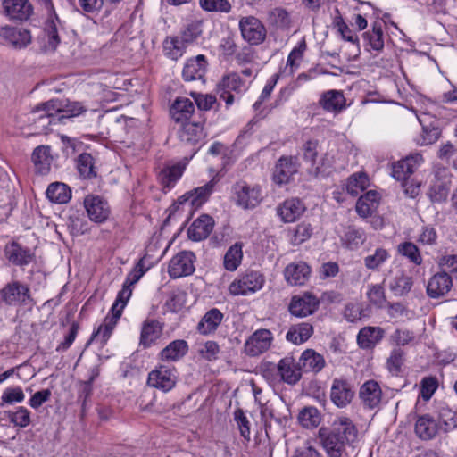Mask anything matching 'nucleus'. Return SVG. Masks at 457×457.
<instances>
[{"label": "nucleus", "mask_w": 457, "mask_h": 457, "mask_svg": "<svg viewBox=\"0 0 457 457\" xmlns=\"http://www.w3.org/2000/svg\"><path fill=\"white\" fill-rule=\"evenodd\" d=\"M363 37L372 49L379 51L384 47L383 31L379 22H375L372 30L365 32Z\"/></svg>", "instance_id": "nucleus-49"}, {"label": "nucleus", "mask_w": 457, "mask_h": 457, "mask_svg": "<svg viewBox=\"0 0 457 457\" xmlns=\"http://www.w3.org/2000/svg\"><path fill=\"white\" fill-rule=\"evenodd\" d=\"M207 64L206 57L204 54L188 59L182 71L184 79L187 81L203 79L206 72Z\"/></svg>", "instance_id": "nucleus-21"}, {"label": "nucleus", "mask_w": 457, "mask_h": 457, "mask_svg": "<svg viewBox=\"0 0 457 457\" xmlns=\"http://www.w3.org/2000/svg\"><path fill=\"white\" fill-rule=\"evenodd\" d=\"M305 208L299 199L292 198L286 200L278 207L277 212L285 222H293L299 218Z\"/></svg>", "instance_id": "nucleus-31"}, {"label": "nucleus", "mask_w": 457, "mask_h": 457, "mask_svg": "<svg viewBox=\"0 0 457 457\" xmlns=\"http://www.w3.org/2000/svg\"><path fill=\"white\" fill-rule=\"evenodd\" d=\"M311 273L310 267L303 262L288 264L284 271L287 282L292 286H302L308 280Z\"/></svg>", "instance_id": "nucleus-23"}, {"label": "nucleus", "mask_w": 457, "mask_h": 457, "mask_svg": "<svg viewBox=\"0 0 457 457\" xmlns=\"http://www.w3.org/2000/svg\"><path fill=\"white\" fill-rule=\"evenodd\" d=\"M47 198L56 204H65L71 197L70 187L62 182H54L50 184L46 189Z\"/></svg>", "instance_id": "nucleus-41"}, {"label": "nucleus", "mask_w": 457, "mask_h": 457, "mask_svg": "<svg viewBox=\"0 0 457 457\" xmlns=\"http://www.w3.org/2000/svg\"><path fill=\"white\" fill-rule=\"evenodd\" d=\"M187 48V43L180 37L166 38L163 43L165 54L172 60H178L183 55Z\"/></svg>", "instance_id": "nucleus-46"}, {"label": "nucleus", "mask_w": 457, "mask_h": 457, "mask_svg": "<svg viewBox=\"0 0 457 457\" xmlns=\"http://www.w3.org/2000/svg\"><path fill=\"white\" fill-rule=\"evenodd\" d=\"M195 256L193 252L183 251L176 254L170 262L169 274L171 278L191 275L195 271Z\"/></svg>", "instance_id": "nucleus-10"}, {"label": "nucleus", "mask_w": 457, "mask_h": 457, "mask_svg": "<svg viewBox=\"0 0 457 457\" xmlns=\"http://www.w3.org/2000/svg\"><path fill=\"white\" fill-rule=\"evenodd\" d=\"M195 111L194 104L191 100L185 97H178L170 109V113L176 122L187 120Z\"/></svg>", "instance_id": "nucleus-32"}, {"label": "nucleus", "mask_w": 457, "mask_h": 457, "mask_svg": "<svg viewBox=\"0 0 457 457\" xmlns=\"http://www.w3.org/2000/svg\"><path fill=\"white\" fill-rule=\"evenodd\" d=\"M31 160L37 173L40 175L47 174L53 162L50 146L39 145L36 147L32 153Z\"/></svg>", "instance_id": "nucleus-27"}, {"label": "nucleus", "mask_w": 457, "mask_h": 457, "mask_svg": "<svg viewBox=\"0 0 457 457\" xmlns=\"http://www.w3.org/2000/svg\"><path fill=\"white\" fill-rule=\"evenodd\" d=\"M439 418L440 421L445 425V431L457 428V411L449 408H441Z\"/></svg>", "instance_id": "nucleus-62"}, {"label": "nucleus", "mask_w": 457, "mask_h": 457, "mask_svg": "<svg viewBox=\"0 0 457 457\" xmlns=\"http://www.w3.org/2000/svg\"><path fill=\"white\" fill-rule=\"evenodd\" d=\"M384 331L378 327H365L357 336V342L361 348L374 347L383 337Z\"/></svg>", "instance_id": "nucleus-36"}, {"label": "nucleus", "mask_w": 457, "mask_h": 457, "mask_svg": "<svg viewBox=\"0 0 457 457\" xmlns=\"http://www.w3.org/2000/svg\"><path fill=\"white\" fill-rule=\"evenodd\" d=\"M2 304L7 306H32L35 302L27 285L20 281H12L0 289V305Z\"/></svg>", "instance_id": "nucleus-2"}, {"label": "nucleus", "mask_w": 457, "mask_h": 457, "mask_svg": "<svg viewBox=\"0 0 457 457\" xmlns=\"http://www.w3.org/2000/svg\"><path fill=\"white\" fill-rule=\"evenodd\" d=\"M232 192L236 204L245 210L255 208L262 200V187L257 184L240 180L234 184Z\"/></svg>", "instance_id": "nucleus-3"}, {"label": "nucleus", "mask_w": 457, "mask_h": 457, "mask_svg": "<svg viewBox=\"0 0 457 457\" xmlns=\"http://www.w3.org/2000/svg\"><path fill=\"white\" fill-rule=\"evenodd\" d=\"M398 253L408 258L410 262H413L416 265H420L422 263V257L420 255V250L416 245L411 242H404L398 245Z\"/></svg>", "instance_id": "nucleus-53"}, {"label": "nucleus", "mask_w": 457, "mask_h": 457, "mask_svg": "<svg viewBox=\"0 0 457 457\" xmlns=\"http://www.w3.org/2000/svg\"><path fill=\"white\" fill-rule=\"evenodd\" d=\"M25 398V395L20 386L6 388L1 396L0 407L14 403H21Z\"/></svg>", "instance_id": "nucleus-58"}, {"label": "nucleus", "mask_w": 457, "mask_h": 457, "mask_svg": "<svg viewBox=\"0 0 457 457\" xmlns=\"http://www.w3.org/2000/svg\"><path fill=\"white\" fill-rule=\"evenodd\" d=\"M378 195L374 190H370L361 195L356 203V212L362 217L370 216L378 207Z\"/></svg>", "instance_id": "nucleus-39"}, {"label": "nucleus", "mask_w": 457, "mask_h": 457, "mask_svg": "<svg viewBox=\"0 0 457 457\" xmlns=\"http://www.w3.org/2000/svg\"><path fill=\"white\" fill-rule=\"evenodd\" d=\"M359 398L364 409L374 410L379 407L383 398L379 384L373 379L365 381L360 386Z\"/></svg>", "instance_id": "nucleus-11"}, {"label": "nucleus", "mask_w": 457, "mask_h": 457, "mask_svg": "<svg viewBox=\"0 0 457 457\" xmlns=\"http://www.w3.org/2000/svg\"><path fill=\"white\" fill-rule=\"evenodd\" d=\"M299 421L304 428L317 427L320 422L319 411L315 407H305L299 413Z\"/></svg>", "instance_id": "nucleus-52"}, {"label": "nucleus", "mask_w": 457, "mask_h": 457, "mask_svg": "<svg viewBox=\"0 0 457 457\" xmlns=\"http://www.w3.org/2000/svg\"><path fill=\"white\" fill-rule=\"evenodd\" d=\"M354 395L355 392L351 382L343 378L333 379L330 388V400L337 407L345 408L348 406Z\"/></svg>", "instance_id": "nucleus-8"}, {"label": "nucleus", "mask_w": 457, "mask_h": 457, "mask_svg": "<svg viewBox=\"0 0 457 457\" xmlns=\"http://www.w3.org/2000/svg\"><path fill=\"white\" fill-rule=\"evenodd\" d=\"M367 297L372 304L379 308H382L386 303L385 291L381 285L370 286Z\"/></svg>", "instance_id": "nucleus-59"}, {"label": "nucleus", "mask_w": 457, "mask_h": 457, "mask_svg": "<svg viewBox=\"0 0 457 457\" xmlns=\"http://www.w3.org/2000/svg\"><path fill=\"white\" fill-rule=\"evenodd\" d=\"M214 187L212 180L209 181L205 185L196 187L194 190L188 191L179 198V204L189 203L191 208H199L202 206L209 198Z\"/></svg>", "instance_id": "nucleus-20"}, {"label": "nucleus", "mask_w": 457, "mask_h": 457, "mask_svg": "<svg viewBox=\"0 0 457 457\" xmlns=\"http://www.w3.org/2000/svg\"><path fill=\"white\" fill-rule=\"evenodd\" d=\"M4 253L6 258L18 266L29 264L34 257V253L29 248L23 247L16 242L8 244L5 246Z\"/></svg>", "instance_id": "nucleus-25"}, {"label": "nucleus", "mask_w": 457, "mask_h": 457, "mask_svg": "<svg viewBox=\"0 0 457 457\" xmlns=\"http://www.w3.org/2000/svg\"><path fill=\"white\" fill-rule=\"evenodd\" d=\"M243 81L237 73H230L223 76L217 86V91L220 98L223 99L227 106L234 103V96L231 91L238 92L241 90Z\"/></svg>", "instance_id": "nucleus-17"}, {"label": "nucleus", "mask_w": 457, "mask_h": 457, "mask_svg": "<svg viewBox=\"0 0 457 457\" xmlns=\"http://www.w3.org/2000/svg\"><path fill=\"white\" fill-rule=\"evenodd\" d=\"M223 319L222 312L217 309L212 308L209 310L201 319L197 325V330L202 335H208L214 332Z\"/></svg>", "instance_id": "nucleus-34"}, {"label": "nucleus", "mask_w": 457, "mask_h": 457, "mask_svg": "<svg viewBox=\"0 0 457 457\" xmlns=\"http://www.w3.org/2000/svg\"><path fill=\"white\" fill-rule=\"evenodd\" d=\"M333 25L335 28H337V32L345 40L358 45L359 39L357 35L345 22L344 19L342 18L337 10V15L334 17L333 20Z\"/></svg>", "instance_id": "nucleus-50"}, {"label": "nucleus", "mask_w": 457, "mask_h": 457, "mask_svg": "<svg viewBox=\"0 0 457 457\" xmlns=\"http://www.w3.org/2000/svg\"><path fill=\"white\" fill-rule=\"evenodd\" d=\"M324 357L312 349H307L299 358V365L304 372L318 373L325 367Z\"/></svg>", "instance_id": "nucleus-30"}, {"label": "nucleus", "mask_w": 457, "mask_h": 457, "mask_svg": "<svg viewBox=\"0 0 457 457\" xmlns=\"http://www.w3.org/2000/svg\"><path fill=\"white\" fill-rule=\"evenodd\" d=\"M358 430L347 417H338L331 430L321 428L319 436L328 457H349L346 447L355 442Z\"/></svg>", "instance_id": "nucleus-1"}, {"label": "nucleus", "mask_w": 457, "mask_h": 457, "mask_svg": "<svg viewBox=\"0 0 457 457\" xmlns=\"http://www.w3.org/2000/svg\"><path fill=\"white\" fill-rule=\"evenodd\" d=\"M307 49V44L304 38H303L297 46H295L287 59V66L290 67V72L293 73L295 70L299 66V61L303 57V54Z\"/></svg>", "instance_id": "nucleus-54"}, {"label": "nucleus", "mask_w": 457, "mask_h": 457, "mask_svg": "<svg viewBox=\"0 0 457 457\" xmlns=\"http://www.w3.org/2000/svg\"><path fill=\"white\" fill-rule=\"evenodd\" d=\"M312 235V225L308 222L299 223L293 230L291 237V244L294 245H299L307 241Z\"/></svg>", "instance_id": "nucleus-51"}, {"label": "nucleus", "mask_w": 457, "mask_h": 457, "mask_svg": "<svg viewBox=\"0 0 457 457\" xmlns=\"http://www.w3.org/2000/svg\"><path fill=\"white\" fill-rule=\"evenodd\" d=\"M422 125V131L420 136L415 139L416 143L420 145H428L434 144L440 137L441 131L437 127L426 126L423 124V120L419 118Z\"/></svg>", "instance_id": "nucleus-48"}, {"label": "nucleus", "mask_w": 457, "mask_h": 457, "mask_svg": "<svg viewBox=\"0 0 457 457\" xmlns=\"http://www.w3.org/2000/svg\"><path fill=\"white\" fill-rule=\"evenodd\" d=\"M389 256L386 249L378 247L373 253L364 257L363 263L368 270H378L387 261Z\"/></svg>", "instance_id": "nucleus-47"}, {"label": "nucleus", "mask_w": 457, "mask_h": 457, "mask_svg": "<svg viewBox=\"0 0 457 457\" xmlns=\"http://www.w3.org/2000/svg\"><path fill=\"white\" fill-rule=\"evenodd\" d=\"M213 219L204 214L197 218L188 228V237L194 241H201L208 237L213 229Z\"/></svg>", "instance_id": "nucleus-24"}, {"label": "nucleus", "mask_w": 457, "mask_h": 457, "mask_svg": "<svg viewBox=\"0 0 457 457\" xmlns=\"http://www.w3.org/2000/svg\"><path fill=\"white\" fill-rule=\"evenodd\" d=\"M61 112H62L61 104L56 100H50L35 107L33 114L43 112L51 117H57L55 114Z\"/></svg>", "instance_id": "nucleus-63"}, {"label": "nucleus", "mask_w": 457, "mask_h": 457, "mask_svg": "<svg viewBox=\"0 0 457 457\" xmlns=\"http://www.w3.org/2000/svg\"><path fill=\"white\" fill-rule=\"evenodd\" d=\"M297 172L296 163L291 157H281L275 167L273 180L278 185L287 184Z\"/></svg>", "instance_id": "nucleus-28"}, {"label": "nucleus", "mask_w": 457, "mask_h": 457, "mask_svg": "<svg viewBox=\"0 0 457 457\" xmlns=\"http://www.w3.org/2000/svg\"><path fill=\"white\" fill-rule=\"evenodd\" d=\"M318 146V140H308L302 146L303 158L310 163L311 167L308 169V171L313 177H318L324 172L322 169L323 163L320 164L317 162L319 154Z\"/></svg>", "instance_id": "nucleus-26"}, {"label": "nucleus", "mask_w": 457, "mask_h": 457, "mask_svg": "<svg viewBox=\"0 0 457 457\" xmlns=\"http://www.w3.org/2000/svg\"><path fill=\"white\" fill-rule=\"evenodd\" d=\"M370 185L369 177L365 172L352 174L346 180L345 189L353 196L358 195Z\"/></svg>", "instance_id": "nucleus-43"}, {"label": "nucleus", "mask_w": 457, "mask_h": 457, "mask_svg": "<svg viewBox=\"0 0 457 457\" xmlns=\"http://www.w3.org/2000/svg\"><path fill=\"white\" fill-rule=\"evenodd\" d=\"M124 307L118 303H113L111 309L112 317L107 316L104 319V323L98 328V329L93 333L90 342L96 340L102 345L105 344L109 339L114 327L116 326L118 320L121 316V312Z\"/></svg>", "instance_id": "nucleus-15"}, {"label": "nucleus", "mask_w": 457, "mask_h": 457, "mask_svg": "<svg viewBox=\"0 0 457 457\" xmlns=\"http://www.w3.org/2000/svg\"><path fill=\"white\" fill-rule=\"evenodd\" d=\"M278 371L281 379L289 385L296 384L302 378V368L299 361H296L293 356H286L278 363Z\"/></svg>", "instance_id": "nucleus-16"}, {"label": "nucleus", "mask_w": 457, "mask_h": 457, "mask_svg": "<svg viewBox=\"0 0 457 457\" xmlns=\"http://www.w3.org/2000/svg\"><path fill=\"white\" fill-rule=\"evenodd\" d=\"M188 351L187 343L185 340L178 339L170 342L160 353L162 361H176L182 358Z\"/></svg>", "instance_id": "nucleus-38"}, {"label": "nucleus", "mask_w": 457, "mask_h": 457, "mask_svg": "<svg viewBox=\"0 0 457 457\" xmlns=\"http://www.w3.org/2000/svg\"><path fill=\"white\" fill-rule=\"evenodd\" d=\"M453 287V279L448 272H438L431 277L427 285L428 295L439 298L445 295Z\"/></svg>", "instance_id": "nucleus-18"}, {"label": "nucleus", "mask_w": 457, "mask_h": 457, "mask_svg": "<svg viewBox=\"0 0 457 457\" xmlns=\"http://www.w3.org/2000/svg\"><path fill=\"white\" fill-rule=\"evenodd\" d=\"M437 386H438V383H437L436 378H435L433 377L424 378L421 380V385H420L421 397L426 401L429 400L431 398V396L434 395V393L436 392V390L437 389Z\"/></svg>", "instance_id": "nucleus-64"}, {"label": "nucleus", "mask_w": 457, "mask_h": 457, "mask_svg": "<svg viewBox=\"0 0 457 457\" xmlns=\"http://www.w3.org/2000/svg\"><path fill=\"white\" fill-rule=\"evenodd\" d=\"M84 205L91 220L101 223L107 220L110 213L109 205L100 196L87 195L84 200Z\"/></svg>", "instance_id": "nucleus-19"}, {"label": "nucleus", "mask_w": 457, "mask_h": 457, "mask_svg": "<svg viewBox=\"0 0 457 457\" xmlns=\"http://www.w3.org/2000/svg\"><path fill=\"white\" fill-rule=\"evenodd\" d=\"M319 104L324 110L337 113L345 108V98L341 91L328 90L321 95Z\"/></svg>", "instance_id": "nucleus-29"}, {"label": "nucleus", "mask_w": 457, "mask_h": 457, "mask_svg": "<svg viewBox=\"0 0 457 457\" xmlns=\"http://www.w3.org/2000/svg\"><path fill=\"white\" fill-rule=\"evenodd\" d=\"M263 283L264 278L260 272L250 271L233 281L229 285L228 290L234 295H246L261 289Z\"/></svg>", "instance_id": "nucleus-7"}, {"label": "nucleus", "mask_w": 457, "mask_h": 457, "mask_svg": "<svg viewBox=\"0 0 457 457\" xmlns=\"http://www.w3.org/2000/svg\"><path fill=\"white\" fill-rule=\"evenodd\" d=\"M272 341L273 336L269 329H257L245 341V353L251 357L259 356L270 349Z\"/></svg>", "instance_id": "nucleus-6"}, {"label": "nucleus", "mask_w": 457, "mask_h": 457, "mask_svg": "<svg viewBox=\"0 0 457 457\" xmlns=\"http://www.w3.org/2000/svg\"><path fill=\"white\" fill-rule=\"evenodd\" d=\"M3 7L11 20L26 21L32 13V6L28 0H4Z\"/></svg>", "instance_id": "nucleus-22"}, {"label": "nucleus", "mask_w": 457, "mask_h": 457, "mask_svg": "<svg viewBox=\"0 0 457 457\" xmlns=\"http://www.w3.org/2000/svg\"><path fill=\"white\" fill-rule=\"evenodd\" d=\"M239 29L243 38L250 45H260L266 38L265 26L254 16L242 17L239 21Z\"/></svg>", "instance_id": "nucleus-4"}, {"label": "nucleus", "mask_w": 457, "mask_h": 457, "mask_svg": "<svg viewBox=\"0 0 457 457\" xmlns=\"http://www.w3.org/2000/svg\"><path fill=\"white\" fill-rule=\"evenodd\" d=\"M199 5L206 12L228 13L231 10V4L228 0H199Z\"/></svg>", "instance_id": "nucleus-56"}, {"label": "nucleus", "mask_w": 457, "mask_h": 457, "mask_svg": "<svg viewBox=\"0 0 457 457\" xmlns=\"http://www.w3.org/2000/svg\"><path fill=\"white\" fill-rule=\"evenodd\" d=\"M204 137V129L201 124L195 122H187L184 124L179 131V137L181 142L195 145Z\"/></svg>", "instance_id": "nucleus-40"}, {"label": "nucleus", "mask_w": 457, "mask_h": 457, "mask_svg": "<svg viewBox=\"0 0 457 457\" xmlns=\"http://www.w3.org/2000/svg\"><path fill=\"white\" fill-rule=\"evenodd\" d=\"M312 334V325L309 322H301L289 328L286 338L295 345H300L306 342Z\"/></svg>", "instance_id": "nucleus-37"}, {"label": "nucleus", "mask_w": 457, "mask_h": 457, "mask_svg": "<svg viewBox=\"0 0 457 457\" xmlns=\"http://www.w3.org/2000/svg\"><path fill=\"white\" fill-rule=\"evenodd\" d=\"M147 269L145 267L144 259H140L134 269L129 273L123 284L122 289L119 292L115 303L125 307L128 300L131 296V287L135 285L145 273Z\"/></svg>", "instance_id": "nucleus-13"}, {"label": "nucleus", "mask_w": 457, "mask_h": 457, "mask_svg": "<svg viewBox=\"0 0 457 457\" xmlns=\"http://www.w3.org/2000/svg\"><path fill=\"white\" fill-rule=\"evenodd\" d=\"M77 167L79 174L85 179L96 176L93 157L89 154H82L79 156Z\"/></svg>", "instance_id": "nucleus-57"}, {"label": "nucleus", "mask_w": 457, "mask_h": 457, "mask_svg": "<svg viewBox=\"0 0 457 457\" xmlns=\"http://www.w3.org/2000/svg\"><path fill=\"white\" fill-rule=\"evenodd\" d=\"M8 416L10 421L20 428H25L30 423L29 411L24 407H19L14 412L10 411Z\"/></svg>", "instance_id": "nucleus-61"}, {"label": "nucleus", "mask_w": 457, "mask_h": 457, "mask_svg": "<svg viewBox=\"0 0 457 457\" xmlns=\"http://www.w3.org/2000/svg\"><path fill=\"white\" fill-rule=\"evenodd\" d=\"M203 33V21H193L189 22L181 32V38L187 44L196 40Z\"/></svg>", "instance_id": "nucleus-55"}, {"label": "nucleus", "mask_w": 457, "mask_h": 457, "mask_svg": "<svg viewBox=\"0 0 457 457\" xmlns=\"http://www.w3.org/2000/svg\"><path fill=\"white\" fill-rule=\"evenodd\" d=\"M0 38L4 41L5 45L14 49L25 48L31 43V36L29 30L10 26L0 29Z\"/></svg>", "instance_id": "nucleus-12"}, {"label": "nucleus", "mask_w": 457, "mask_h": 457, "mask_svg": "<svg viewBox=\"0 0 457 457\" xmlns=\"http://www.w3.org/2000/svg\"><path fill=\"white\" fill-rule=\"evenodd\" d=\"M242 244L235 243L224 255L223 265L227 270L234 271L240 265L243 258Z\"/></svg>", "instance_id": "nucleus-44"}, {"label": "nucleus", "mask_w": 457, "mask_h": 457, "mask_svg": "<svg viewBox=\"0 0 457 457\" xmlns=\"http://www.w3.org/2000/svg\"><path fill=\"white\" fill-rule=\"evenodd\" d=\"M186 163L179 162L162 170L159 175L161 183L164 187H171L182 176Z\"/></svg>", "instance_id": "nucleus-42"}, {"label": "nucleus", "mask_w": 457, "mask_h": 457, "mask_svg": "<svg viewBox=\"0 0 457 457\" xmlns=\"http://www.w3.org/2000/svg\"><path fill=\"white\" fill-rule=\"evenodd\" d=\"M388 287L395 295L403 296L411 291L412 278L400 272L390 280Z\"/></svg>", "instance_id": "nucleus-45"}, {"label": "nucleus", "mask_w": 457, "mask_h": 457, "mask_svg": "<svg viewBox=\"0 0 457 457\" xmlns=\"http://www.w3.org/2000/svg\"><path fill=\"white\" fill-rule=\"evenodd\" d=\"M320 300L311 293L292 297L288 306L290 313L295 317L303 318L312 315L319 308Z\"/></svg>", "instance_id": "nucleus-9"}, {"label": "nucleus", "mask_w": 457, "mask_h": 457, "mask_svg": "<svg viewBox=\"0 0 457 457\" xmlns=\"http://www.w3.org/2000/svg\"><path fill=\"white\" fill-rule=\"evenodd\" d=\"M162 333V325L156 320H146L142 326L140 345L145 348L149 347Z\"/></svg>", "instance_id": "nucleus-33"}, {"label": "nucleus", "mask_w": 457, "mask_h": 457, "mask_svg": "<svg viewBox=\"0 0 457 457\" xmlns=\"http://www.w3.org/2000/svg\"><path fill=\"white\" fill-rule=\"evenodd\" d=\"M437 430V423L428 414L422 415L416 420L415 433L420 438L423 440H429L435 437Z\"/></svg>", "instance_id": "nucleus-35"}, {"label": "nucleus", "mask_w": 457, "mask_h": 457, "mask_svg": "<svg viewBox=\"0 0 457 457\" xmlns=\"http://www.w3.org/2000/svg\"><path fill=\"white\" fill-rule=\"evenodd\" d=\"M345 238L349 248L354 249L361 245L365 239V233L361 229L349 228L345 234Z\"/></svg>", "instance_id": "nucleus-60"}, {"label": "nucleus", "mask_w": 457, "mask_h": 457, "mask_svg": "<svg viewBox=\"0 0 457 457\" xmlns=\"http://www.w3.org/2000/svg\"><path fill=\"white\" fill-rule=\"evenodd\" d=\"M147 269L145 267L144 259H140L134 269L129 273L123 284L122 289L119 292L115 303L125 307L128 300L131 296V287L135 285L145 273Z\"/></svg>", "instance_id": "nucleus-14"}, {"label": "nucleus", "mask_w": 457, "mask_h": 457, "mask_svg": "<svg viewBox=\"0 0 457 457\" xmlns=\"http://www.w3.org/2000/svg\"><path fill=\"white\" fill-rule=\"evenodd\" d=\"M177 382V370L174 367L160 365L148 374L147 384L163 392L171 390Z\"/></svg>", "instance_id": "nucleus-5"}]
</instances>
